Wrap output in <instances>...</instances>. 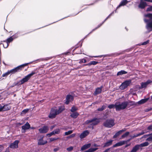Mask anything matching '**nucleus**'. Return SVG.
I'll return each instance as SVG.
<instances>
[{
    "label": "nucleus",
    "instance_id": "26",
    "mask_svg": "<svg viewBox=\"0 0 152 152\" xmlns=\"http://www.w3.org/2000/svg\"><path fill=\"white\" fill-rule=\"evenodd\" d=\"M3 107L4 111L10 110L11 109V107L8 104L4 105Z\"/></svg>",
    "mask_w": 152,
    "mask_h": 152
},
{
    "label": "nucleus",
    "instance_id": "30",
    "mask_svg": "<svg viewBox=\"0 0 152 152\" xmlns=\"http://www.w3.org/2000/svg\"><path fill=\"white\" fill-rule=\"evenodd\" d=\"M102 90H101L100 89H99V88L98 87L96 89L95 91L94 92V94L95 95H96L100 94Z\"/></svg>",
    "mask_w": 152,
    "mask_h": 152
},
{
    "label": "nucleus",
    "instance_id": "61",
    "mask_svg": "<svg viewBox=\"0 0 152 152\" xmlns=\"http://www.w3.org/2000/svg\"><path fill=\"white\" fill-rule=\"evenodd\" d=\"M58 150V149L57 148H54L53 150V151L54 152H56Z\"/></svg>",
    "mask_w": 152,
    "mask_h": 152
},
{
    "label": "nucleus",
    "instance_id": "5",
    "mask_svg": "<svg viewBox=\"0 0 152 152\" xmlns=\"http://www.w3.org/2000/svg\"><path fill=\"white\" fill-rule=\"evenodd\" d=\"M115 124L114 120L113 119H107L103 124L105 127L110 128L113 127Z\"/></svg>",
    "mask_w": 152,
    "mask_h": 152
},
{
    "label": "nucleus",
    "instance_id": "41",
    "mask_svg": "<svg viewBox=\"0 0 152 152\" xmlns=\"http://www.w3.org/2000/svg\"><path fill=\"white\" fill-rule=\"evenodd\" d=\"M87 62V61L86 59L83 58L81 59L79 61V63L80 64H81L82 63H86Z\"/></svg>",
    "mask_w": 152,
    "mask_h": 152
},
{
    "label": "nucleus",
    "instance_id": "42",
    "mask_svg": "<svg viewBox=\"0 0 152 152\" xmlns=\"http://www.w3.org/2000/svg\"><path fill=\"white\" fill-rule=\"evenodd\" d=\"M98 63H99L98 62L96 61H90V62L91 65H95Z\"/></svg>",
    "mask_w": 152,
    "mask_h": 152
},
{
    "label": "nucleus",
    "instance_id": "17",
    "mask_svg": "<svg viewBox=\"0 0 152 152\" xmlns=\"http://www.w3.org/2000/svg\"><path fill=\"white\" fill-rule=\"evenodd\" d=\"M30 128V125L28 122H27L24 125L22 126V128L24 130L23 132H22L23 133H25V130L29 129Z\"/></svg>",
    "mask_w": 152,
    "mask_h": 152
},
{
    "label": "nucleus",
    "instance_id": "33",
    "mask_svg": "<svg viewBox=\"0 0 152 152\" xmlns=\"http://www.w3.org/2000/svg\"><path fill=\"white\" fill-rule=\"evenodd\" d=\"M77 110L78 108L77 107H76L74 105L72 107V108L70 110V111L72 113H74Z\"/></svg>",
    "mask_w": 152,
    "mask_h": 152
},
{
    "label": "nucleus",
    "instance_id": "53",
    "mask_svg": "<svg viewBox=\"0 0 152 152\" xmlns=\"http://www.w3.org/2000/svg\"><path fill=\"white\" fill-rule=\"evenodd\" d=\"M55 125H53L51 126L50 127V129L51 130H52L55 127Z\"/></svg>",
    "mask_w": 152,
    "mask_h": 152
},
{
    "label": "nucleus",
    "instance_id": "35",
    "mask_svg": "<svg viewBox=\"0 0 152 152\" xmlns=\"http://www.w3.org/2000/svg\"><path fill=\"white\" fill-rule=\"evenodd\" d=\"M53 132L54 133V134H58L60 133V130L59 129H57L54 130Z\"/></svg>",
    "mask_w": 152,
    "mask_h": 152
},
{
    "label": "nucleus",
    "instance_id": "24",
    "mask_svg": "<svg viewBox=\"0 0 152 152\" xmlns=\"http://www.w3.org/2000/svg\"><path fill=\"white\" fill-rule=\"evenodd\" d=\"M91 146V144L90 143L85 144L81 148L80 151H83L85 150H86L89 148Z\"/></svg>",
    "mask_w": 152,
    "mask_h": 152
},
{
    "label": "nucleus",
    "instance_id": "47",
    "mask_svg": "<svg viewBox=\"0 0 152 152\" xmlns=\"http://www.w3.org/2000/svg\"><path fill=\"white\" fill-rule=\"evenodd\" d=\"M4 147L2 145H0V152H1L4 149Z\"/></svg>",
    "mask_w": 152,
    "mask_h": 152
},
{
    "label": "nucleus",
    "instance_id": "11",
    "mask_svg": "<svg viewBox=\"0 0 152 152\" xmlns=\"http://www.w3.org/2000/svg\"><path fill=\"white\" fill-rule=\"evenodd\" d=\"M73 100L74 97L72 95L70 94H68L66 96L65 103L66 104H68L70 102H71L73 101Z\"/></svg>",
    "mask_w": 152,
    "mask_h": 152
},
{
    "label": "nucleus",
    "instance_id": "10",
    "mask_svg": "<svg viewBox=\"0 0 152 152\" xmlns=\"http://www.w3.org/2000/svg\"><path fill=\"white\" fill-rule=\"evenodd\" d=\"M131 80H126L123 83L120 87V89L124 90L131 83Z\"/></svg>",
    "mask_w": 152,
    "mask_h": 152
},
{
    "label": "nucleus",
    "instance_id": "46",
    "mask_svg": "<svg viewBox=\"0 0 152 152\" xmlns=\"http://www.w3.org/2000/svg\"><path fill=\"white\" fill-rule=\"evenodd\" d=\"M152 11V6H150V7H148L146 10L147 12L151 11Z\"/></svg>",
    "mask_w": 152,
    "mask_h": 152
},
{
    "label": "nucleus",
    "instance_id": "20",
    "mask_svg": "<svg viewBox=\"0 0 152 152\" xmlns=\"http://www.w3.org/2000/svg\"><path fill=\"white\" fill-rule=\"evenodd\" d=\"M125 144L124 140L118 142L115 145H113L112 147V148H115L117 147L121 146Z\"/></svg>",
    "mask_w": 152,
    "mask_h": 152
},
{
    "label": "nucleus",
    "instance_id": "36",
    "mask_svg": "<svg viewBox=\"0 0 152 152\" xmlns=\"http://www.w3.org/2000/svg\"><path fill=\"white\" fill-rule=\"evenodd\" d=\"M129 134V132H127L121 136V138H124L127 137Z\"/></svg>",
    "mask_w": 152,
    "mask_h": 152
},
{
    "label": "nucleus",
    "instance_id": "43",
    "mask_svg": "<svg viewBox=\"0 0 152 152\" xmlns=\"http://www.w3.org/2000/svg\"><path fill=\"white\" fill-rule=\"evenodd\" d=\"M53 135H55V134H54V133L53 131L47 134L46 135L48 137H50Z\"/></svg>",
    "mask_w": 152,
    "mask_h": 152
},
{
    "label": "nucleus",
    "instance_id": "19",
    "mask_svg": "<svg viewBox=\"0 0 152 152\" xmlns=\"http://www.w3.org/2000/svg\"><path fill=\"white\" fill-rule=\"evenodd\" d=\"M113 140H110L107 142L104 143L103 144V147L105 148L109 147L112 145Z\"/></svg>",
    "mask_w": 152,
    "mask_h": 152
},
{
    "label": "nucleus",
    "instance_id": "3",
    "mask_svg": "<svg viewBox=\"0 0 152 152\" xmlns=\"http://www.w3.org/2000/svg\"><path fill=\"white\" fill-rule=\"evenodd\" d=\"M36 73L34 71H32L31 73L26 76L19 81L18 82L15 84V85H22L24 84L25 82H28L29 80L31 78V77Z\"/></svg>",
    "mask_w": 152,
    "mask_h": 152
},
{
    "label": "nucleus",
    "instance_id": "27",
    "mask_svg": "<svg viewBox=\"0 0 152 152\" xmlns=\"http://www.w3.org/2000/svg\"><path fill=\"white\" fill-rule=\"evenodd\" d=\"M139 149V145H136L133 147L130 152H136Z\"/></svg>",
    "mask_w": 152,
    "mask_h": 152
},
{
    "label": "nucleus",
    "instance_id": "44",
    "mask_svg": "<svg viewBox=\"0 0 152 152\" xmlns=\"http://www.w3.org/2000/svg\"><path fill=\"white\" fill-rule=\"evenodd\" d=\"M73 147L72 146H71L67 148V150L69 151H70L73 150Z\"/></svg>",
    "mask_w": 152,
    "mask_h": 152
},
{
    "label": "nucleus",
    "instance_id": "22",
    "mask_svg": "<svg viewBox=\"0 0 152 152\" xmlns=\"http://www.w3.org/2000/svg\"><path fill=\"white\" fill-rule=\"evenodd\" d=\"M149 99V98H148L145 99H142L138 102H137V104L140 105L143 104L147 102V101H148Z\"/></svg>",
    "mask_w": 152,
    "mask_h": 152
},
{
    "label": "nucleus",
    "instance_id": "13",
    "mask_svg": "<svg viewBox=\"0 0 152 152\" xmlns=\"http://www.w3.org/2000/svg\"><path fill=\"white\" fill-rule=\"evenodd\" d=\"M49 130V127L47 126H45L39 129V131L41 133H45Z\"/></svg>",
    "mask_w": 152,
    "mask_h": 152
},
{
    "label": "nucleus",
    "instance_id": "58",
    "mask_svg": "<svg viewBox=\"0 0 152 152\" xmlns=\"http://www.w3.org/2000/svg\"><path fill=\"white\" fill-rule=\"evenodd\" d=\"M148 135H144L143 136H142V138H146L147 137H148Z\"/></svg>",
    "mask_w": 152,
    "mask_h": 152
},
{
    "label": "nucleus",
    "instance_id": "49",
    "mask_svg": "<svg viewBox=\"0 0 152 152\" xmlns=\"http://www.w3.org/2000/svg\"><path fill=\"white\" fill-rule=\"evenodd\" d=\"M3 106H2L1 104H0V112L4 111Z\"/></svg>",
    "mask_w": 152,
    "mask_h": 152
},
{
    "label": "nucleus",
    "instance_id": "32",
    "mask_svg": "<svg viewBox=\"0 0 152 152\" xmlns=\"http://www.w3.org/2000/svg\"><path fill=\"white\" fill-rule=\"evenodd\" d=\"M127 73V72L124 70H121L118 72L117 74V76L121 75L123 74H125Z\"/></svg>",
    "mask_w": 152,
    "mask_h": 152
},
{
    "label": "nucleus",
    "instance_id": "8",
    "mask_svg": "<svg viewBox=\"0 0 152 152\" xmlns=\"http://www.w3.org/2000/svg\"><path fill=\"white\" fill-rule=\"evenodd\" d=\"M57 113V109L52 108L49 115V117L50 118H54L57 115H58Z\"/></svg>",
    "mask_w": 152,
    "mask_h": 152
},
{
    "label": "nucleus",
    "instance_id": "51",
    "mask_svg": "<svg viewBox=\"0 0 152 152\" xmlns=\"http://www.w3.org/2000/svg\"><path fill=\"white\" fill-rule=\"evenodd\" d=\"M132 139V138H130V139H129L126 140L124 141L125 142V143H127L128 142H129Z\"/></svg>",
    "mask_w": 152,
    "mask_h": 152
},
{
    "label": "nucleus",
    "instance_id": "21",
    "mask_svg": "<svg viewBox=\"0 0 152 152\" xmlns=\"http://www.w3.org/2000/svg\"><path fill=\"white\" fill-rule=\"evenodd\" d=\"M125 144L124 140L118 142L115 145H113L112 147V148H115L117 147L121 146Z\"/></svg>",
    "mask_w": 152,
    "mask_h": 152
},
{
    "label": "nucleus",
    "instance_id": "62",
    "mask_svg": "<svg viewBox=\"0 0 152 152\" xmlns=\"http://www.w3.org/2000/svg\"><path fill=\"white\" fill-rule=\"evenodd\" d=\"M130 145V144H127V145H126L125 146V148H127V147H128V146H129Z\"/></svg>",
    "mask_w": 152,
    "mask_h": 152
},
{
    "label": "nucleus",
    "instance_id": "28",
    "mask_svg": "<svg viewBox=\"0 0 152 152\" xmlns=\"http://www.w3.org/2000/svg\"><path fill=\"white\" fill-rule=\"evenodd\" d=\"M79 115V114L77 112H76L71 114L70 116L74 118H76L78 117Z\"/></svg>",
    "mask_w": 152,
    "mask_h": 152
},
{
    "label": "nucleus",
    "instance_id": "25",
    "mask_svg": "<svg viewBox=\"0 0 152 152\" xmlns=\"http://www.w3.org/2000/svg\"><path fill=\"white\" fill-rule=\"evenodd\" d=\"M128 3L127 0H123L121 1L119 4L118 6L117 7V9L121 7L124 6L126 4Z\"/></svg>",
    "mask_w": 152,
    "mask_h": 152
},
{
    "label": "nucleus",
    "instance_id": "15",
    "mask_svg": "<svg viewBox=\"0 0 152 152\" xmlns=\"http://www.w3.org/2000/svg\"><path fill=\"white\" fill-rule=\"evenodd\" d=\"M89 132L88 130L84 131L80 135V137L81 139H83L89 134Z\"/></svg>",
    "mask_w": 152,
    "mask_h": 152
},
{
    "label": "nucleus",
    "instance_id": "31",
    "mask_svg": "<svg viewBox=\"0 0 152 152\" xmlns=\"http://www.w3.org/2000/svg\"><path fill=\"white\" fill-rule=\"evenodd\" d=\"M112 13H111L104 20L101 24H99L98 25V27L96 28V29L99 28V27H100L104 23V22L109 18L111 15H112Z\"/></svg>",
    "mask_w": 152,
    "mask_h": 152
},
{
    "label": "nucleus",
    "instance_id": "6",
    "mask_svg": "<svg viewBox=\"0 0 152 152\" xmlns=\"http://www.w3.org/2000/svg\"><path fill=\"white\" fill-rule=\"evenodd\" d=\"M93 122V123L91 124V126L92 127V129L94 128L93 126L94 125H97L100 122L99 120L97 118H94L91 120H88L86 121L85 122L86 124H88L89 123Z\"/></svg>",
    "mask_w": 152,
    "mask_h": 152
},
{
    "label": "nucleus",
    "instance_id": "34",
    "mask_svg": "<svg viewBox=\"0 0 152 152\" xmlns=\"http://www.w3.org/2000/svg\"><path fill=\"white\" fill-rule=\"evenodd\" d=\"M148 145V142H146L142 143H141L140 145H139L140 148V147L146 146Z\"/></svg>",
    "mask_w": 152,
    "mask_h": 152
},
{
    "label": "nucleus",
    "instance_id": "29",
    "mask_svg": "<svg viewBox=\"0 0 152 152\" xmlns=\"http://www.w3.org/2000/svg\"><path fill=\"white\" fill-rule=\"evenodd\" d=\"M65 110V108L64 106H61L59 107L58 110H57V113L59 114L61 113Z\"/></svg>",
    "mask_w": 152,
    "mask_h": 152
},
{
    "label": "nucleus",
    "instance_id": "39",
    "mask_svg": "<svg viewBox=\"0 0 152 152\" xmlns=\"http://www.w3.org/2000/svg\"><path fill=\"white\" fill-rule=\"evenodd\" d=\"M73 132L72 130H69L67 132H66L64 133V135H67L72 134Z\"/></svg>",
    "mask_w": 152,
    "mask_h": 152
},
{
    "label": "nucleus",
    "instance_id": "56",
    "mask_svg": "<svg viewBox=\"0 0 152 152\" xmlns=\"http://www.w3.org/2000/svg\"><path fill=\"white\" fill-rule=\"evenodd\" d=\"M147 140L148 141L152 140V137L150 136L149 138H148Z\"/></svg>",
    "mask_w": 152,
    "mask_h": 152
},
{
    "label": "nucleus",
    "instance_id": "40",
    "mask_svg": "<svg viewBox=\"0 0 152 152\" xmlns=\"http://www.w3.org/2000/svg\"><path fill=\"white\" fill-rule=\"evenodd\" d=\"M59 138L58 137V138H50V142H52L55 140H57L59 139Z\"/></svg>",
    "mask_w": 152,
    "mask_h": 152
},
{
    "label": "nucleus",
    "instance_id": "63",
    "mask_svg": "<svg viewBox=\"0 0 152 152\" xmlns=\"http://www.w3.org/2000/svg\"><path fill=\"white\" fill-rule=\"evenodd\" d=\"M30 129H35V128L34 127H31L30 128Z\"/></svg>",
    "mask_w": 152,
    "mask_h": 152
},
{
    "label": "nucleus",
    "instance_id": "12",
    "mask_svg": "<svg viewBox=\"0 0 152 152\" xmlns=\"http://www.w3.org/2000/svg\"><path fill=\"white\" fill-rule=\"evenodd\" d=\"M19 142V141L18 140H15L14 142L10 144L9 148L12 149L17 148H18Z\"/></svg>",
    "mask_w": 152,
    "mask_h": 152
},
{
    "label": "nucleus",
    "instance_id": "59",
    "mask_svg": "<svg viewBox=\"0 0 152 152\" xmlns=\"http://www.w3.org/2000/svg\"><path fill=\"white\" fill-rule=\"evenodd\" d=\"M148 129H152V125H151L150 126L148 127Z\"/></svg>",
    "mask_w": 152,
    "mask_h": 152
},
{
    "label": "nucleus",
    "instance_id": "4",
    "mask_svg": "<svg viewBox=\"0 0 152 152\" xmlns=\"http://www.w3.org/2000/svg\"><path fill=\"white\" fill-rule=\"evenodd\" d=\"M124 104H121L119 102L116 103L115 104H111L108 105V107L110 109H111L115 107V110L117 111H119L124 108Z\"/></svg>",
    "mask_w": 152,
    "mask_h": 152
},
{
    "label": "nucleus",
    "instance_id": "7",
    "mask_svg": "<svg viewBox=\"0 0 152 152\" xmlns=\"http://www.w3.org/2000/svg\"><path fill=\"white\" fill-rule=\"evenodd\" d=\"M124 104V108L123 109H122V110H124L126 109L128 105H129V106H137V102L136 103L134 102L129 101V102L128 101H124L123 102L121 103V104Z\"/></svg>",
    "mask_w": 152,
    "mask_h": 152
},
{
    "label": "nucleus",
    "instance_id": "60",
    "mask_svg": "<svg viewBox=\"0 0 152 152\" xmlns=\"http://www.w3.org/2000/svg\"><path fill=\"white\" fill-rule=\"evenodd\" d=\"M144 0L145 1H147L152 2V0Z\"/></svg>",
    "mask_w": 152,
    "mask_h": 152
},
{
    "label": "nucleus",
    "instance_id": "55",
    "mask_svg": "<svg viewBox=\"0 0 152 152\" xmlns=\"http://www.w3.org/2000/svg\"><path fill=\"white\" fill-rule=\"evenodd\" d=\"M103 56L102 55H100V56H94L93 57H94V58H97V57L101 58Z\"/></svg>",
    "mask_w": 152,
    "mask_h": 152
},
{
    "label": "nucleus",
    "instance_id": "64",
    "mask_svg": "<svg viewBox=\"0 0 152 152\" xmlns=\"http://www.w3.org/2000/svg\"><path fill=\"white\" fill-rule=\"evenodd\" d=\"M131 137V138H132V139L135 137L134 135L133 136H132Z\"/></svg>",
    "mask_w": 152,
    "mask_h": 152
},
{
    "label": "nucleus",
    "instance_id": "9",
    "mask_svg": "<svg viewBox=\"0 0 152 152\" xmlns=\"http://www.w3.org/2000/svg\"><path fill=\"white\" fill-rule=\"evenodd\" d=\"M13 40V38L12 37H10L9 38L7 39L6 40H4L3 41H1V42H5L6 43V45H5L4 44H2V43H1L0 44V45H3L4 47V48H6L9 45V43L10 42H12Z\"/></svg>",
    "mask_w": 152,
    "mask_h": 152
},
{
    "label": "nucleus",
    "instance_id": "52",
    "mask_svg": "<svg viewBox=\"0 0 152 152\" xmlns=\"http://www.w3.org/2000/svg\"><path fill=\"white\" fill-rule=\"evenodd\" d=\"M28 110H29V109H25L23 110L22 112L26 113L27 112H28Z\"/></svg>",
    "mask_w": 152,
    "mask_h": 152
},
{
    "label": "nucleus",
    "instance_id": "1",
    "mask_svg": "<svg viewBox=\"0 0 152 152\" xmlns=\"http://www.w3.org/2000/svg\"><path fill=\"white\" fill-rule=\"evenodd\" d=\"M145 18L144 19L146 24V28L148 32L152 31V13H148L144 15Z\"/></svg>",
    "mask_w": 152,
    "mask_h": 152
},
{
    "label": "nucleus",
    "instance_id": "37",
    "mask_svg": "<svg viewBox=\"0 0 152 152\" xmlns=\"http://www.w3.org/2000/svg\"><path fill=\"white\" fill-rule=\"evenodd\" d=\"M145 132L143 131H142L141 132L139 133L138 134H134V137H135L139 136L140 135H142L144 134Z\"/></svg>",
    "mask_w": 152,
    "mask_h": 152
},
{
    "label": "nucleus",
    "instance_id": "23",
    "mask_svg": "<svg viewBox=\"0 0 152 152\" xmlns=\"http://www.w3.org/2000/svg\"><path fill=\"white\" fill-rule=\"evenodd\" d=\"M147 6L146 2L143 1H141L139 5V7L142 9H144L145 7Z\"/></svg>",
    "mask_w": 152,
    "mask_h": 152
},
{
    "label": "nucleus",
    "instance_id": "48",
    "mask_svg": "<svg viewBox=\"0 0 152 152\" xmlns=\"http://www.w3.org/2000/svg\"><path fill=\"white\" fill-rule=\"evenodd\" d=\"M149 40H147V41L143 42L142 44V45H145L147 44H148L149 43Z\"/></svg>",
    "mask_w": 152,
    "mask_h": 152
},
{
    "label": "nucleus",
    "instance_id": "14",
    "mask_svg": "<svg viewBox=\"0 0 152 152\" xmlns=\"http://www.w3.org/2000/svg\"><path fill=\"white\" fill-rule=\"evenodd\" d=\"M152 82V81L150 80H148L145 82H142L141 83V86L139 88L140 89H142L143 88H145L148 85Z\"/></svg>",
    "mask_w": 152,
    "mask_h": 152
},
{
    "label": "nucleus",
    "instance_id": "45",
    "mask_svg": "<svg viewBox=\"0 0 152 152\" xmlns=\"http://www.w3.org/2000/svg\"><path fill=\"white\" fill-rule=\"evenodd\" d=\"M75 135L76 134H71L70 136H68L67 138H71L74 137L75 136Z\"/></svg>",
    "mask_w": 152,
    "mask_h": 152
},
{
    "label": "nucleus",
    "instance_id": "57",
    "mask_svg": "<svg viewBox=\"0 0 152 152\" xmlns=\"http://www.w3.org/2000/svg\"><path fill=\"white\" fill-rule=\"evenodd\" d=\"M83 66H91V64H90V62H89V63L87 64H84Z\"/></svg>",
    "mask_w": 152,
    "mask_h": 152
},
{
    "label": "nucleus",
    "instance_id": "50",
    "mask_svg": "<svg viewBox=\"0 0 152 152\" xmlns=\"http://www.w3.org/2000/svg\"><path fill=\"white\" fill-rule=\"evenodd\" d=\"M79 46L78 45H75V48L73 49V52H74V51H75V50L77 49V48H78L79 47Z\"/></svg>",
    "mask_w": 152,
    "mask_h": 152
},
{
    "label": "nucleus",
    "instance_id": "54",
    "mask_svg": "<svg viewBox=\"0 0 152 152\" xmlns=\"http://www.w3.org/2000/svg\"><path fill=\"white\" fill-rule=\"evenodd\" d=\"M4 152H10L9 147L6 149Z\"/></svg>",
    "mask_w": 152,
    "mask_h": 152
},
{
    "label": "nucleus",
    "instance_id": "38",
    "mask_svg": "<svg viewBox=\"0 0 152 152\" xmlns=\"http://www.w3.org/2000/svg\"><path fill=\"white\" fill-rule=\"evenodd\" d=\"M106 108V107L104 105H103L101 107L99 108L97 110L98 111H102L104 110Z\"/></svg>",
    "mask_w": 152,
    "mask_h": 152
},
{
    "label": "nucleus",
    "instance_id": "16",
    "mask_svg": "<svg viewBox=\"0 0 152 152\" xmlns=\"http://www.w3.org/2000/svg\"><path fill=\"white\" fill-rule=\"evenodd\" d=\"M43 137H42L38 140V145H43L47 143V141H44Z\"/></svg>",
    "mask_w": 152,
    "mask_h": 152
},
{
    "label": "nucleus",
    "instance_id": "18",
    "mask_svg": "<svg viewBox=\"0 0 152 152\" xmlns=\"http://www.w3.org/2000/svg\"><path fill=\"white\" fill-rule=\"evenodd\" d=\"M126 130L125 129H124L119 130L118 132H117L115 133V134L113 136V139H115L117 138L118 136H119L122 133Z\"/></svg>",
    "mask_w": 152,
    "mask_h": 152
},
{
    "label": "nucleus",
    "instance_id": "2",
    "mask_svg": "<svg viewBox=\"0 0 152 152\" xmlns=\"http://www.w3.org/2000/svg\"><path fill=\"white\" fill-rule=\"evenodd\" d=\"M30 64V63H25L19 66L10 70H8L7 72L2 74V77H7L10 74H14L17 72H20L24 69V67L27 66Z\"/></svg>",
    "mask_w": 152,
    "mask_h": 152
}]
</instances>
